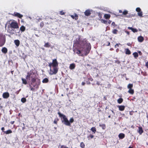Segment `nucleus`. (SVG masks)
I'll return each mask as SVG.
<instances>
[{"label":"nucleus","instance_id":"1","mask_svg":"<svg viewBox=\"0 0 148 148\" xmlns=\"http://www.w3.org/2000/svg\"><path fill=\"white\" fill-rule=\"evenodd\" d=\"M73 47H80V48L86 47L85 56H87L90 52L91 49L90 44L87 42L85 39L81 40L80 36L76 38L74 41Z\"/></svg>","mask_w":148,"mask_h":148},{"label":"nucleus","instance_id":"2","mask_svg":"<svg viewBox=\"0 0 148 148\" xmlns=\"http://www.w3.org/2000/svg\"><path fill=\"white\" fill-rule=\"evenodd\" d=\"M10 25H8V27L10 28L11 29H9L7 30V32L10 34H13L15 32V29H18L19 26L17 22L14 20H10L9 21Z\"/></svg>","mask_w":148,"mask_h":148},{"label":"nucleus","instance_id":"3","mask_svg":"<svg viewBox=\"0 0 148 148\" xmlns=\"http://www.w3.org/2000/svg\"><path fill=\"white\" fill-rule=\"evenodd\" d=\"M58 114L60 117L62 118L63 120L62 121V122L63 123L66 125L70 126L71 125V123H72L74 121V119L73 117L71 118L70 119L69 121L68 119L65 115L61 114L60 112H59Z\"/></svg>","mask_w":148,"mask_h":148},{"label":"nucleus","instance_id":"4","mask_svg":"<svg viewBox=\"0 0 148 148\" xmlns=\"http://www.w3.org/2000/svg\"><path fill=\"white\" fill-rule=\"evenodd\" d=\"M40 84V81L39 79L35 80L31 82L30 83L29 85L30 90L32 91H34L35 90H38L39 87V86Z\"/></svg>","mask_w":148,"mask_h":148},{"label":"nucleus","instance_id":"5","mask_svg":"<svg viewBox=\"0 0 148 148\" xmlns=\"http://www.w3.org/2000/svg\"><path fill=\"white\" fill-rule=\"evenodd\" d=\"M27 79L31 80V81L36 80L37 79L36 74L33 71V70H31L27 73L26 77Z\"/></svg>","mask_w":148,"mask_h":148},{"label":"nucleus","instance_id":"6","mask_svg":"<svg viewBox=\"0 0 148 148\" xmlns=\"http://www.w3.org/2000/svg\"><path fill=\"white\" fill-rule=\"evenodd\" d=\"M80 47H73V52L76 53L79 56H83L82 54H81L82 52H84V54L85 53V50L86 47H84L83 48H80Z\"/></svg>","mask_w":148,"mask_h":148},{"label":"nucleus","instance_id":"7","mask_svg":"<svg viewBox=\"0 0 148 148\" xmlns=\"http://www.w3.org/2000/svg\"><path fill=\"white\" fill-rule=\"evenodd\" d=\"M48 66L51 68L52 67H58V63L56 59H53L52 63H49Z\"/></svg>","mask_w":148,"mask_h":148},{"label":"nucleus","instance_id":"8","mask_svg":"<svg viewBox=\"0 0 148 148\" xmlns=\"http://www.w3.org/2000/svg\"><path fill=\"white\" fill-rule=\"evenodd\" d=\"M58 67H53V69L50 68L49 74L50 75L56 74L58 73Z\"/></svg>","mask_w":148,"mask_h":148},{"label":"nucleus","instance_id":"9","mask_svg":"<svg viewBox=\"0 0 148 148\" xmlns=\"http://www.w3.org/2000/svg\"><path fill=\"white\" fill-rule=\"evenodd\" d=\"M12 15L14 16L18 17L20 18H21L23 17V15L22 14L16 12H14L13 14H12Z\"/></svg>","mask_w":148,"mask_h":148},{"label":"nucleus","instance_id":"10","mask_svg":"<svg viewBox=\"0 0 148 148\" xmlns=\"http://www.w3.org/2000/svg\"><path fill=\"white\" fill-rule=\"evenodd\" d=\"M10 96V95L8 92H5L3 94V97L4 98L7 99Z\"/></svg>","mask_w":148,"mask_h":148},{"label":"nucleus","instance_id":"11","mask_svg":"<svg viewBox=\"0 0 148 148\" xmlns=\"http://www.w3.org/2000/svg\"><path fill=\"white\" fill-rule=\"evenodd\" d=\"M91 14V11L89 9L86 10L84 12L85 15L87 16H90Z\"/></svg>","mask_w":148,"mask_h":148},{"label":"nucleus","instance_id":"12","mask_svg":"<svg viewBox=\"0 0 148 148\" xmlns=\"http://www.w3.org/2000/svg\"><path fill=\"white\" fill-rule=\"evenodd\" d=\"M138 132L140 135H141L143 132V131L142 127H138Z\"/></svg>","mask_w":148,"mask_h":148},{"label":"nucleus","instance_id":"13","mask_svg":"<svg viewBox=\"0 0 148 148\" xmlns=\"http://www.w3.org/2000/svg\"><path fill=\"white\" fill-rule=\"evenodd\" d=\"M125 137V135L124 134L121 133L119 135V137L120 139H122Z\"/></svg>","mask_w":148,"mask_h":148},{"label":"nucleus","instance_id":"14","mask_svg":"<svg viewBox=\"0 0 148 148\" xmlns=\"http://www.w3.org/2000/svg\"><path fill=\"white\" fill-rule=\"evenodd\" d=\"M128 29L132 30V31L134 33L138 31V30L137 29L133 28L132 27H128Z\"/></svg>","mask_w":148,"mask_h":148},{"label":"nucleus","instance_id":"15","mask_svg":"<svg viewBox=\"0 0 148 148\" xmlns=\"http://www.w3.org/2000/svg\"><path fill=\"white\" fill-rule=\"evenodd\" d=\"M75 67V64L74 63L71 64L69 66V69L71 70L74 69Z\"/></svg>","mask_w":148,"mask_h":148},{"label":"nucleus","instance_id":"16","mask_svg":"<svg viewBox=\"0 0 148 148\" xmlns=\"http://www.w3.org/2000/svg\"><path fill=\"white\" fill-rule=\"evenodd\" d=\"M1 51L3 53L5 54L8 52V49L4 47L2 48Z\"/></svg>","mask_w":148,"mask_h":148},{"label":"nucleus","instance_id":"17","mask_svg":"<svg viewBox=\"0 0 148 148\" xmlns=\"http://www.w3.org/2000/svg\"><path fill=\"white\" fill-rule=\"evenodd\" d=\"M14 42L16 46L18 47L20 45V41L18 40H14Z\"/></svg>","mask_w":148,"mask_h":148},{"label":"nucleus","instance_id":"18","mask_svg":"<svg viewBox=\"0 0 148 148\" xmlns=\"http://www.w3.org/2000/svg\"><path fill=\"white\" fill-rule=\"evenodd\" d=\"M118 108L119 110L123 111L125 110V106H118Z\"/></svg>","mask_w":148,"mask_h":148},{"label":"nucleus","instance_id":"19","mask_svg":"<svg viewBox=\"0 0 148 148\" xmlns=\"http://www.w3.org/2000/svg\"><path fill=\"white\" fill-rule=\"evenodd\" d=\"M138 39L139 42H142L143 41L144 39L143 37L139 36L138 37Z\"/></svg>","mask_w":148,"mask_h":148},{"label":"nucleus","instance_id":"20","mask_svg":"<svg viewBox=\"0 0 148 148\" xmlns=\"http://www.w3.org/2000/svg\"><path fill=\"white\" fill-rule=\"evenodd\" d=\"M125 54L127 55H130L131 54V52L130 51V50L128 49H125Z\"/></svg>","mask_w":148,"mask_h":148},{"label":"nucleus","instance_id":"21","mask_svg":"<svg viewBox=\"0 0 148 148\" xmlns=\"http://www.w3.org/2000/svg\"><path fill=\"white\" fill-rule=\"evenodd\" d=\"M26 79H25L23 78H21V80L22 81V83L23 84L25 85H26L27 84V82Z\"/></svg>","mask_w":148,"mask_h":148},{"label":"nucleus","instance_id":"22","mask_svg":"<svg viewBox=\"0 0 148 148\" xmlns=\"http://www.w3.org/2000/svg\"><path fill=\"white\" fill-rule=\"evenodd\" d=\"M20 29L22 32H24L25 30V27L24 26L22 25L20 27Z\"/></svg>","mask_w":148,"mask_h":148},{"label":"nucleus","instance_id":"23","mask_svg":"<svg viewBox=\"0 0 148 148\" xmlns=\"http://www.w3.org/2000/svg\"><path fill=\"white\" fill-rule=\"evenodd\" d=\"M90 130L93 133L95 134L96 132V129L95 127H92Z\"/></svg>","mask_w":148,"mask_h":148},{"label":"nucleus","instance_id":"24","mask_svg":"<svg viewBox=\"0 0 148 148\" xmlns=\"http://www.w3.org/2000/svg\"><path fill=\"white\" fill-rule=\"evenodd\" d=\"M104 18L106 19H109L110 17V14H105L104 15Z\"/></svg>","mask_w":148,"mask_h":148},{"label":"nucleus","instance_id":"25","mask_svg":"<svg viewBox=\"0 0 148 148\" xmlns=\"http://www.w3.org/2000/svg\"><path fill=\"white\" fill-rule=\"evenodd\" d=\"M99 126L101 127H102V129L103 130H104L106 128V125L105 124H100L99 125Z\"/></svg>","mask_w":148,"mask_h":148},{"label":"nucleus","instance_id":"26","mask_svg":"<svg viewBox=\"0 0 148 148\" xmlns=\"http://www.w3.org/2000/svg\"><path fill=\"white\" fill-rule=\"evenodd\" d=\"M49 82V79L48 78H46L43 79L42 81L43 83H47Z\"/></svg>","mask_w":148,"mask_h":148},{"label":"nucleus","instance_id":"27","mask_svg":"<svg viewBox=\"0 0 148 148\" xmlns=\"http://www.w3.org/2000/svg\"><path fill=\"white\" fill-rule=\"evenodd\" d=\"M4 133L6 134H11L12 133V131L10 130H8L4 132Z\"/></svg>","mask_w":148,"mask_h":148},{"label":"nucleus","instance_id":"28","mask_svg":"<svg viewBox=\"0 0 148 148\" xmlns=\"http://www.w3.org/2000/svg\"><path fill=\"white\" fill-rule=\"evenodd\" d=\"M128 92L131 94H133L134 93V91L133 89H129V90L128 91Z\"/></svg>","mask_w":148,"mask_h":148},{"label":"nucleus","instance_id":"29","mask_svg":"<svg viewBox=\"0 0 148 148\" xmlns=\"http://www.w3.org/2000/svg\"><path fill=\"white\" fill-rule=\"evenodd\" d=\"M51 46V45L49 43V42H47L45 43L44 45V47H46L49 48Z\"/></svg>","mask_w":148,"mask_h":148},{"label":"nucleus","instance_id":"30","mask_svg":"<svg viewBox=\"0 0 148 148\" xmlns=\"http://www.w3.org/2000/svg\"><path fill=\"white\" fill-rule=\"evenodd\" d=\"M123 101V99L122 98H120L117 100V102L119 104L121 103Z\"/></svg>","mask_w":148,"mask_h":148},{"label":"nucleus","instance_id":"31","mask_svg":"<svg viewBox=\"0 0 148 148\" xmlns=\"http://www.w3.org/2000/svg\"><path fill=\"white\" fill-rule=\"evenodd\" d=\"M133 87V84H129L127 86V88L129 89H132Z\"/></svg>","mask_w":148,"mask_h":148},{"label":"nucleus","instance_id":"32","mask_svg":"<svg viewBox=\"0 0 148 148\" xmlns=\"http://www.w3.org/2000/svg\"><path fill=\"white\" fill-rule=\"evenodd\" d=\"M133 55L135 58H136L138 56V53L136 52L133 53Z\"/></svg>","mask_w":148,"mask_h":148},{"label":"nucleus","instance_id":"33","mask_svg":"<svg viewBox=\"0 0 148 148\" xmlns=\"http://www.w3.org/2000/svg\"><path fill=\"white\" fill-rule=\"evenodd\" d=\"M80 146L82 148H84L85 147V145L83 142H81L80 143Z\"/></svg>","mask_w":148,"mask_h":148},{"label":"nucleus","instance_id":"34","mask_svg":"<svg viewBox=\"0 0 148 148\" xmlns=\"http://www.w3.org/2000/svg\"><path fill=\"white\" fill-rule=\"evenodd\" d=\"M59 120L58 118H57L55 119L53 121V123L57 125V124L58 121Z\"/></svg>","mask_w":148,"mask_h":148},{"label":"nucleus","instance_id":"35","mask_svg":"<svg viewBox=\"0 0 148 148\" xmlns=\"http://www.w3.org/2000/svg\"><path fill=\"white\" fill-rule=\"evenodd\" d=\"M138 15L140 17H143V12L141 11L139 12H138Z\"/></svg>","mask_w":148,"mask_h":148},{"label":"nucleus","instance_id":"36","mask_svg":"<svg viewBox=\"0 0 148 148\" xmlns=\"http://www.w3.org/2000/svg\"><path fill=\"white\" fill-rule=\"evenodd\" d=\"M94 135L92 134H90L89 136H87V138H88V140H89L90 138L92 139L94 138Z\"/></svg>","mask_w":148,"mask_h":148},{"label":"nucleus","instance_id":"37","mask_svg":"<svg viewBox=\"0 0 148 148\" xmlns=\"http://www.w3.org/2000/svg\"><path fill=\"white\" fill-rule=\"evenodd\" d=\"M26 101V99L25 98L23 97L21 99V101L23 103L25 102Z\"/></svg>","mask_w":148,"mask_h":148},{"label":"nucleus","instance_id":"38","mask_svg":"<svg viewBox=\"0 0 148 148\" xmlns=\"http://www.w3.org/2000/svg\"><path fill=\"white\" fill-rule=\"evenodd\" d=\"M118 30L116 29H114L113 30L112 32L113 34H116L118 32Z\"/></svg>","mask_w":148,"mask_h":148},{"label":"nucleus","instance_id":"39","mask_svg":"<svg viewBox=\"0 0 148 148\" xmlns=\"http://www.w3.org/2000/svg\"><path fill=\"white\" fill-rule=\"evenodd\" d=\"M128 11L127 10H125L124 11H123L122 13L124 15H126V14H127L128 13Z\"/></svg>","mask_w":148,"mask_h":148},{"label":"nucleus","instance_id":"40","mask_svg":"<svg viewBox=\"0 0 148 148\" xmlns=\"http://www.w3.org/2000/svg\"><path fill=\"white\" fill-rule=\"evenodd\" d=\"M101 21L102 23L106 24L107 23V21L103 19H101Z\"/></svg>","mask_w":148,"mask_h":148},{"label":"nucleus","instance_id":"41","mask_svg":"<svg viewBox=\"0 0 148 148\" xmlns=\"http://www.w3.org/2000/svg\"><path fill=\"white\" fill-rule=\"evenodd\" d=\"M74 17H75V19L77 20L78 19V16L76 13H75Z\"/></svg>","mask_w":148,"mask_h":148},{"label":"nucleus","instance_id":"42","mask_svg":"<svg viewBox=\"0 0 148 148\" xmlns=\"http://www.w3.org/2000/svg\"><path fill=\"white\" fill-rule=\"evenodd\" d=\"M136 10L137 12H140V11H141V9H140V8H136Z\"/></svg>","mask_w":148,"mask_h":148},{"label":"nucleus","instance_id":"43","mask_svg":"<svg viewBox=\"0 0 148 148\" xmlns=\"http://www.w3.org/2000/svg\"><path fill=\"white\" fill-rule=\"evenodd\" d=\"M44 23L43 22H41L40 24V26L41 28L42 27L44 26Z\"/></svg>","mask_w":148,"mask_h":148},{"label":"nucleus","instance_id":"44","mask_svg":"<svg viewBox=\"0 0 148 148\" xmlns=\"http://www.w3.org/2000/svg\"><path fill=\"white\" fill-rule=\"evenodd\" d=\"M60 14L61 15H63L65 13L62 11H61L60 12Z\"/></svg>","mask_w":148,"mask_h":148},{"label":"nucleus","instance_id":"45","mask_svg":"<svg viewBox=\"0 0 148 148\" xmlns=\"http://www.w3.org/2000/svg\"><path fill=\"white\" fill-rule=\"evenodd\" d=\"M88 80H90L91 81H92L93 80V79L91 77H90L88 78Z\"/></svg>","mask_w":148,"mask_h":148},{"label":"nucleus","instance_id":"46","mask_svg":"<svg viewBox=\"0 0 148 148\" xmlns=\"http://www.w3.org/2000/svg\"><path fill=\"white\" fill-rule=\"evenodd\" d=\"M125 32L128 35H129L130 34V32L127 31H125Z\"/></svg>","mask_w":148,"mask_h":148},{"label":"nucleus","instance_id":"47","mask_svg":"<svg viewBox=\"0 0 148 148\" xmlns=\"http://www.w3.org/2000/svg\"><path fill=\"white\" fill-rule=\"evenodd\" d=\"M1 130L3 132H5L4 131V130H5V128L4 127H2L1 128Z\"/></svg>","mask_w":148,"mask_h":148},{"label":"nucleus","instance_id":"48","mask_svg":"<svg viewBox=\"0 0 148 148\" xmlns=\"http://www.w3.org/2000/svg\"><path fill=\"white\" fill-rule=\"evenodd\" d=\"M60 148H69L67 147H66L64 146L63 145H62L61 146Z\"/></svg>","mask_w":148,"mask_h":148},{"label":"nucleus","instance_id":"49","mask_svg":"<svg viewBox=\"0 0 148 148\" xmlns=\"http://www.w3.org/2000/svg\"><path fill=\"white\" fill-rule=\"evenodd\" d=\"M71 17L73 19H75V17H74V16L73 15H70Z\"/></svg>","mask_w":148,"mask_h":148},{"label":"nucleus","instance_id":"50","mask_svg":"<svg viewBox=\"0 0 148 148\" xmlns=\"http://www.w3.org/2000/svg\"><path fill=\"white\" fill-rule=\"evenodd\" d=\"M145 66L148 68V62H147L146 63Z\"/></svg>","mask_w":148,"mask_h":148},{"label":"nucleus","instance_id":"51","mask_svg":"<svg viewBox=\"0 0 148 148\" xmlns=\"http://www.w3.org/2000/svg\"><path fill=\"white\" fill-rule=\"evenodd\" d=\"M107 99V97L106 96H105L103 97V100H105Z\"/></svg>","mask_w":148,"mask_h":148},{"label":"nucleus","instance_id":"52","mask_svg":"<svg viewBox=\"0 0 148 148\" xmlns=\"http://www.w3.org/2000/svg\"><path fill=\"white\" fill-rule=\"evenodd\" d=\"M86 83L87 84H91L89 81H87Z\"/></svg>","mask_w":148,"mask_h":148},{"label":"nucleus","instance_id":"53","mask_svg":"<svg viewBox=\"0 0 148 148\" xmlns=\"http://www.w3.org/2000/svg\"><path fill=\"white\" fill-rule=\"evenodd\" d=\"M112 25L115 26V23L114 22H112Z\"/></svg>","mask_w":148,"mask_h":148},{"label":"nucleus","instance_id":"54","mask_svg":"<svg viewBox=\"0 0 148 148\" xmlns=\"http://www.w3.org/2000/svg\"><path fill=\"white\" fill-rule=\"evenodd\" d=\"M138 53L140 55H142V53H141V52L140 51H139L138 52Z\"/></svg>","mask_w":148,"mask_h":148},{"label":"nucleus","instance_id":"55","mask_svg":"<svg viewBox=\"0 0 148 148\" xmlns=\"http://www.w3.org/2000/svg\"><path fill=\"white\" fill-rule=\"evenodd\" d=\"M82 86H84L85 84V83L84 82H82Z\"/></svg>","mask_w":148,"mask_h":148},{"label":"nucleus","instance_id":"56","mask_svg":"<svg viewBox=\"0 0 148 148\" xmlns=\"http://www.w3.org/2000/svg\"><path fill=\"white\" fill-rule=\"evenodd\" d=\"M14 121H12L10 122V123L11 124L13 125L14 124Z\"/></svg>","mask_w":148,"mask_h":148},{"label":"nucleus","instance_id":"57","mask_svg":"<svg viewBox=\"0 0 148 148\" xmlns=\"http://www.w3.org/2000/svg\"><path fill=\"white\" fill-rule=\"evenodd\" d=\"M116 46L119 47V45L118 44H116L115 45V47L116 48Z\"/></svg>","mask_w":148,"mask_h":148},{"label":"nucleus","instance_id":"58","mask_svg":"<svg viewBox=\"0 0 148 148\" xmlns=\"http://www.w3.org/2000/svg\"><path fill=\"white\" fill-rule=\"evenodd\" d=\"M96 84H97V85H100V83H99V82H98V81L97 82V83H96Z\"/></svg>","mask_w":148,"mask_h":148},{"label":"nucleus","instance_id":"59","mask_svg":"<svg viewBox=\"0 0 148 148\" xmlns=\"http://www.w3.org/2000/svg\"><path fill=\"white\" fill-rule=\"evenodd\" d=\"M127 45L129 46H131V45L130 43H127Z\"/></svg>","mask_w":148,"mask_h":148},{"label":"nucleus","instance_id":"60","mask_svg":"<svg viewBox=\"0 0 148 148\" xmlns=\"http://www.w3.org/2000/svg\"><path fill=\"white\" fill-rule=\"evenodd\" d=\"M99 16L100 18H101V15L99 13Z\"/></svg>","mask_w":148,"mask_h":148},{"label":"nucleus","instance_id":"61","mask_svg":"<svg viewBox=\"0 0 148 148\" xmlns=\"http://www.w3.org/2000/svg\"><path fill=\"white\" fill-rule=\"evenodd\" d=\"M107 42V44H108L107 45V46H109L110 45V43L109 42Z\"/></svg>","mask_w":148,"mask_h":148},{"label":"nucleus","instance_id":"62","mask_svg":"<svg viewBox=\"0 0 148 148\" xmlns=\"http://www.w3.org/2000/svg\"><path fill=\"white\" fill-rule=\"evenodd\" d=\"M119 12L120 13H122L123 12L121 10H119Z\"/></svg>","mask_w":148,"mask_h":148},{"label":"nucleus","instance_id":"63","mask_svg":"<svg viewBox=\"0 0 148 148\" xmlns=\"http://www.w3.org/2000/svg\"><path fill=\"white\" fill-rule=\"evenodd\" d=\"M111 21L109 20V21H108V23L109 24H110L111 23Z\"/></svg>","mask_w":148,"mask_h":148},{"label":"nucleus","instance_id":"64","mask_svg":"<svg viewBox=\"0 0 148 148\" xmlns=\"http://www.w3.org/2000/svg\"><path fill=\"white\" fill-rule=\"evenodd\" d=\"M128 148H133V147L130 146V147H129Z\"/></svg>","mask_w":148,"mask_h":148}]
</instances>
